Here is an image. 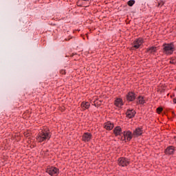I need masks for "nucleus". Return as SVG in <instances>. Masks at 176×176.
I'll return each mask as SVG.
<instances>
[{
    "mask_svg": "<svg viewBox=\"0 0 176 176\" xmlns=\"http://www.w3.org/2000/svg\"><path fill=\"white\" fill-rule=\"evenodd\" d=\"M175 51V46L174 43H164L163 45V53L166 54V56H171L173 53Z\"/></svg>",
    "mask_w": 176,
    "mask_h": 176,
    "instance_id": "2",
    "label": "nucleus"
},
{
    "mask_svg": "<svg viewBox=\"0 0 176 176\" xmlns=\"http://www.w3.org/2000/svg\"><path fill=\"white\" fill-rule=\"evenodd\" d=\"M162 111H163V108H162V107H158L157 109V113H160V112H162Z\"/></svg>",
    "mask_w": 176,
    "mask_h": 176,
    "instance_id": "20",
    "label": "nucleus"
},
{
    "mask_svg": "<svg viewBox=\"0 0 176 176\" xmlns=\"http://www.w3.org/2000/svg\"><path fill=\"white\" fill-rule=\"evenodd\" d=\"M81 108L82 109H89V108H90V102H82L81 103Z\"/></svg>",
    "mask_w": 176,
    "mask_h": 176,
    "instance_id": "15",
    "label": "nucleus"
},
{
    "mask_svg": "<svg viewBox=\"0 0 176 176\" xmlns=\"http://www.w3.org/2000/svg\"><path fill=\"white\" fill-rule=\"evenodd\" d=\"M170 64H175L176 63V58H171L170 60Z\"/></svg>",
    "mask_w": 176,
    "mask_h": 176,
    "instance_id": "19",
    "label": "nucleus"
},
{
    "mask_svg": "<svg viewBox=\"0 0 176 176\" xmlns=\"http://www.w3.org/2000/svg\"><path fill=\"white\" fill-rule=\"evenodd\" d=\"M46 173L52 176H58L60 174V170L54 166H50L46 169Z\"/></svg>",
    "mask_w": 176,
    "mask_h": 176,
    "instance_id": "3",
    "label": "nucleus"
},
{
    "mask_svg": "<svg viewBox=\"0 0 176 176\" xmlns=\"http://www.w3.org/2000/svg\"><path fill=\"white\" fill-rule=\"evenodd\" d=\"M52 135L50 134V131L49 129L41 130L38 135L36 136V140L38 142H43L46 140H50Z\"/></svg>",
    "mask_w": 176,
    "mask_h": 176,
    "instance_id": "1",
    "label": "nucleus"
},
{
    "mask_svg": "<svg viewBox=\"0 0 176 176\" xmlns=\"http://www.w3.org/2000/svg\"><path fill=\"white\" fill-rule=\"evenodd\" d=\"M137 104H145V99L142 96H139L137 98Z\"/></svg>",
    "mask_w": 176,
    "mask_h": 176,
    "instance_id": "16",
    "label": "nucleus"
},
{
    "mask_svg": "<svg viewBox=\"0 0 176 176\" xmlns=\"http://www.w3.org/2000/svg\"><path fill=\"white\" fill-rule=\"evenodd\" d=\"M144 43V39L142 38H137L133 43V50L135 49H140V46H141Z\"/></svg>",
    "mask_w": 176,
    "mask_h": 176,
    "instance_id": "4",
    "label": "nucleus"
},
{
    "mask_svg": "<svg viewBox=\"0 0 176 176\" xmlns=\"http://www.w3.org/2000/svg\"><path fill=\"white\" fill-rule=\"evenodd\" d=\"M127 101H134L135 100V94L134 92H129L126 94Z\"/></svg>",
    "mask_w": 176,
    "mask_h": 176,
    "instance_id": "9",
    "label": "nucleus"
},
{
    "mask_svg": "<svg viewBox=\"0 0 176 176\" xmlns=\"http://www.w3.org/2000/svg\"><path fill=\"white\" fill-rule=\"evenodd\" d=\"M118 164L121 166V167H126L130 164V160L125 157H121L118 159Z\"/></svg>",
    "mask_w": 176,
    "mask_h": 176,
    "instance_id": "6",
    "label": "nucleus"
},
{
    "mask_svg": "<svg viewBox=\"0 0 176 176\" xmlns=\"http://www.w3.org/2000/svg\"><path fill=\"white\" fill-rule=\"evenodd\" d=\"M134 3H135V1H134V0H130L128 1L129 6H133V5H134Z\"/></svg>",
    "mask_w": 176,
    "mask_h": 176,
    "instance_id": "18",
    "label": "nucleus"
},
{
    "mask_svg": "<svg viewBox=\"0 0 176 176\" xmlns=\"http://www.w3.org/2000/svg\"><path fill=\"white\" fill-rule=\"evenodd\" d=\"M162 5H163V4H162V3H159V4H158V6H162Z\"/></svg>",
    "mask_w": 176,
    "mask_h": 176,
    "instance_id": "22",
    "label": "nucleus"
},
{
    "mask_svg": "<svg viewBox=\"0 0 176 176\" xmlns=\"http://www.w3.org/2000/svg\"><path fill=\"white\" fill-rule=\"evenodd\" d=\"M104 129H106V130H112V129H113V124L111 122L104 123Z\"/></svg>",
    "mask_w": 176,
    "mask_h": 176,
    "instance_id": "14",
    "label": "nucleus"
},
{
    "mask_svg": "<svg viewBox=\"0 0 176 176\" xmlns=\"http://www.w3.org/2000/svg\"><path fill=\"white\" fill-rule=\"evenodd\" d=\"M135 113L136 112L133 109H128L126 111V116L129 119H131L132 118H134V116H135Z\"/></svg>",
    "mask_w": 176,
    "mask_h": 176,
    "instance_id": "10",
    "label": "nucleus"
},
{
    "mask_svg": "<svg viewBox=\"0 0 176 176\" xmlns=\"http://www.w3.org/2000/svg\"><path fill=\"white\" fill-rule=\"evenodd\" d=\"M156 52H157V47H151L147 49V53H149L150 54H154Z\"/></svg>",
    "mask_w": 176,
    "mask_h": 176,
    "instance_id": "13",
    "label": "nucleus"
},
{
    "mask_svg": "<svg viewBox=\"0 0 176 176\" xmlns=\"http://www.w3.org/2000/svg\"><path fill=\"white\" fill-rule=\"evenodd\" d=\"M121 137H124V141H131L133 133L130 131H124Z\"/></svg>",
    "mask_w": 176,
    "mask_h": 176,
    "instance_id": "5",
    "label": "nucleus"
},
{
    "mask_svg": "<svg viewBox=\"0 0 176 176\" xmlns=\"http://www.w3.org/2000/svg\"><path fill=\"white\" fill-rule=\"evenodd\" d=\"M91 133H85L82 135V141L85 142H89L90 140H91Z\"/></svg>",
    "mask_w": 176,
    "mask_h": 176,
    "instance_id": "7",
    "label": "nucleus"
},
{
    "mask_svg": "<svg viewBox=\"0 0 176 176\" xmlns=\"http://www.w3.org/2000/svg\"><path fill=\"white\" fill-rule=\"evenodd\" d=\"M113 133L115 135H122V128L120 126H117L113 129Z\"/></svg>",
    "mask_w": 176,
    "mask_h": 176,
    "instance_id": "12",
    "label": "nucleus"
},
{
    "mask_svg": "<svg viewBox=\"0 0 176 176\" xmlns=\"http://www.w3.org/2000/svg\"><path fill=\"white\" fill-rule=\"evenodd\" d=\"M115 105H116V107H122V105H123V102H122V99L118 98V99L115 101Z\"/></svg>",
    "mask_w": 176,
    "mask_h": 176,
    "instance_id": "17",
    "label": "nucleus"
},
{
    "mask_svg": "<svg viewBox=\"0 0 176 176\" xmlns=\"http://www.w3.org/2000/svg\"><path fill=\"white\" fill-rule=\"evenodd\" d=\"M142 135V129L141 128H137L134 131H133V135L135 137H140V135Z\"/></svg>",
    "mask_w": 176,
    "mask_h": 176,
    "instance_id": "11",
    "label": "nucleus"
},
{
    "mask_svg": "<svg viewBox=\"0 0 176 176\" xmlns=\"http://www.w3.org/2000/svg\"><path fill=\"white\" fill-rule=\"evenodd\" d=\"M173 102L176 104V99H173Z\"/></svg>",
    "mask_w": 176,
    "mask_h": 176,
    "instance_id": "21",
    "label": "nucleus"
},
{
    "mask_svg": "<svg viewBox=\"0 0 176 176\" xmlns=\"http://www.w3.org/2000/svg\"><path fill=\"white\" fill-rule=\"evenodd\" d=\"M175 151V148H174V146H168L165 150L166 155H173Z\"/></svg>",
    "mask_w": 176,
    "mask_h": 176,
    "instance_id": "8",
    "label": "nucleus"
}]
</instances>
